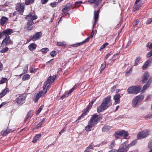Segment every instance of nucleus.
I'll use <instances>...</instances> for the list:
<instances>
[{
    "label": "nucleus",
    "instance_id": "nucleus-33",
    "mask_svg": "<svg viewBox=\"0 0 152 152\" xmlns=\"http://www.w3.org/2000/svg\"><path fill=\"white\" fill-rule=\"evenodd\" d=\"M95 21L93 25L92 28L94 29V28H96V27H97L99 24L98 23V20H94Z\"/></svg>",
    "mask_w": 152,
    "mask_h": 152
},
{
    "label": "nucleus",
    "instance_id": "nucleus-10",
    "mask_svg": "<svg viewBox=\"0 0 152 152\" xmlns=\"http://www.w3.org/2000/svg\"><path fill=\"white\" fill-rule=\"evenodd\" d=\"M141 0H136L133 7V10L134 11H137L141 7L142 4Z\"/></svg>",
    "mask_w": 152,
    "mask_h": 152
},
{
    "label": "nucleus",
    "instance_id": "nucleus-26",
    "mask_svg": "<svg viewBox=\"0 0 152 152\" xmlns=\"http://www.w3.org/2000/svg\"><path fill=\"white\" fill-rule=\"evenodd\" d=\"M10 132V131L8 130V129L4 131H2L1 132V134L3 136H6L7 134Z\"/></svg>",
    "mask_w": 152,
    "mask_h": 152
},
{
    "label": "nucleus",
    "instance_id": "nucleus-4",
    "mask_svg": "<svg viewBox=\"0 0 152 152\" xmlns=\"http://www.w3.org/2000/svg\"><path fill=\"white\" fill-rule=\"evenodd\" d=\"M144 98V96L143 94H140L136 96L133 100L132 102V106L136 107L140 103H141Z\"/></svg>",
    "mask_w": 152,
    "mask_h": 152
},
{
    "label": "nucleus",
    "instance_id": "nucleus-3",
    "mask_svg": "<svg viewBox=\"0 0 152 152\" xmlns=\"http://www.w3.org/2000/svg\"><path fill=\"white\" fill-rule=\"evenodd\" d=\"M141 89L140 86H132L128 88L127 91L129 94H137L140 92Z\"/></svg>",
    "mask_w": 152,
    "mask_h": 152
},
{
    "label": "nucleus",
    "instance_id": "nucleus-58",
    "mask_svg": "<svg viewBox=\"0 0 152 152\" xmlns=\"http://www.w3.org/2000/svg\"><path fill=\"white\" fill-rule=\"evenodd\" d=\"M132 67L129 70L127 71L126 72V75H129V74L131 73V72L132 71Z\"/></svg>",
    "mask_w": 152,
    "mask_h": 152
},
{
    "label": "nucleus",
    "instance_id": "nucleus-40",
    "mask_svg": "<svg viewBox=\"0 0 152 152\" xmlns=\"http://www.w3.org/2000/svg\"><path fill=\"white\" fill-rule=\"evenodd\" d=\"M50 55L52 57H54L57 54V52L55 50H54L52 51L50 53Z\"/></svg>",
    "mask_w": 152,
    "mask_h": 152
},
{
    "label": "nucleus",
    "instance_id": "nucleus-27",
    "mask_svg": "<svg viewBox=\"0 0 152 152\" xmlns=\"http://www.w3.org/2000/svg\"><path fill=\"white\" fill-rule=\"evenodd\" d=\"M148 147L150 150L148 152H152V140L149 141L148 143Z\"/></svg>",
    "mask_w": 152,
    "mask_h": 152
},
{
    "label": "nucleus",
    "instance_id": "nucleus-43",
    "mask_svg": "<svg viewBox=\"0 0 152 152\" xmlns=\"http://www.w3.org/2000/svg\"><path fill=\"white\" fill-rule=\"evenodd\" d=\"M10 91L9 89L8 88H7L6 89L4 90L2 92V93L4 95H5L7 93L9 92Z\"/></svg>",
    "mask_w": 152,
    "mask_h": 152
},
{
    "label": "nucleus",
    "instance_id": "nucleus-25",
    "mask_svg": "<svg viewBox=\"0 0 152 152\" xmlns=\"http://www.w3.org/2000/svg\"><path fill=\"white\" fill-rule=\"evenodd\" d=\"M150 62V60H147L144 64L142 66V69L143 70L146 69L148 66Z\"/></svg>",
    "mask_w": 152,
    "mask_h": 152
},
{
    "label": "nucleus",
    "instance_id": "nucleus-36",
    "mask_svg": "<svg viewBox=\"0 0 152 152\" xmlns=\"http://www.w3.org/2000/svg\"><path fill=\"white\" fill-rule=\"evenodd\" d=\"M49 50L48 48H42L41 50L40 51L42 53H46L48 52Z\"/></svg>",
    "mask_w": 152,
    "mask_h": 152
},
{
    "label": "nucleus",
    "instance_id": "nucleus-63",
    "mask_svg": "<svg viewBox=\"0 0 152 152\" xmlns=\"http://www.w3.org/2000/svg\"><path fill=\"white\" fill-rule=\"evenodd\" d=\"M42 126L40 125H39V124H38L37 125H36L35 127L34 128V130L37 129H39V128L41 127Z\"/></svg>",
    "mask_w": 152,
    "mask_h": 152
},
{
    "label": "nucleus",
    "instance_id": "nucleus-23",
    "mask_svg": "<svg viewBox=\"0 0 152 152\" xmlns=\"http://www.w3.org/2000/svg\"><path fill=\"white\" fill-rule=\"evenodd\" d=\"M2 32L3 34L10 35L13 32V31L12 29H8L3 31Z\"/></svg>",
    "mask_w": 152,
    "mask_h": 152
},
{
    "label": "nucleus",
    "instance_id": "nucleus-21",
    "mask_svg": "<svg viewBox=\"0 0 152 152\" xmlns=\"http://www.w3.org/2000/svg\"><path fill=\"white\" fill-rule=\"evenodd\" d=\"M111 128V126L109 125H104L102 128V131L104 132H107Z\"/></svg>",
    "mask_w": 152,
    "mask_h": 152
},
{
    "label": "nucleus",
    "instance_id": "nucleus-6",
    "mask_svg": "<svg viewBox=\"0 0 152 152\" xmlns=\"http://www.w3.org/2000/svg\"><path fill=\"white\" fill-rule=\"evenodd\" d=\"M26 98L25 94H23L18 96L14 101V102L18 105H21L25 102V100Z\"/></svg>",
    "mask_w": 152,
    "mask_h": 152
},
{
    "label": "nucleus",
    "instance_id": "nucleus-46",
    "mask_svg": "<svg viewBox=\"0 0 152 152\" xmlns=\"http://www.w3.org/2000/svg\"><path fill=\"white\" fill-rule=\"evenodd\" d=\"M9 48L7 47H5L4 48L1 50L0 52L2 53H5L8 51Z\"/></svg>",
    "mask_w": 152,
    "mask_h": 152
},
{
    "label": "nucleus",
    "instance_id": "nucleus-24",
    "mask_svg": "<svg viewBox=\"0 0 152 152\" xmlns=\"http://www.w3.org/2000/svg\"><path fill=\"white\" fill-rule=\"evenodd\" d=\"M27 19H37V16L33 14L32 15L31 14H29L28 16H27L26 18Z\"/></svg>",
    "mask_w": 152,
    "mask_h": 152
},
{
    "label": "nucleus",
    "instance_id": "nucleus-18",
    "mask_svg": "<svg viewBox=\"0 0 152 152\" xmlns=\"http://www.w3.org/2000/svg\"><path fill=\"white\" fill-rule=\"evenodd\" d=\"M10 39V37L9 36H6L5 38L3 39L2 41L1 45H7V43L8 42V41Z\"/></svg>",
    "mask_w": 152,
    "mask_h": 152
},
{
    "label": "nucleus",
    "instance_id": "nucleus-34",
    "mask_svg": "<svg viewBox=\"0 0 152 152\" xmlns=\"http://www.w3.org/2000/svg\"><path fill=\"white\" fill-rule=\"evenodd\" d=\"M115 145V141L113 140L112 141L110 145L109 146V148L110 149H112Z\"/></svg>",
    "mask_w": 152,
    "mask_h": 152
},
{
    "label": "nucleus",
    "instance_id": "nucleus-12",
    "mask_svg": "<svg viewBox=\"0 0 152 152\" xmlns=\"http://www.w3.org/2000/svg\"><path fill=\"white\" fill-rule=\"evenodd\" d=\"M47 92V89H45V91H39L36 95L35 98L34 99V102L36 103L37 102L39 98L42 96V94H43V95H45L46 93Z\"/></svg>",
    "mask_w": 152,
    "mask_h": 152
},
{
    "label": "nucleus",
    "instance_id": "nucleus-15",
    "mask_svg": "<svg viewBox=\"0 0 152 152\" xmlns=\"http://www.w3.org/2000/svg\"><path fill=\"white\" fill-rule=\"evenodd\" d=\"M121 96L119 94H116L113 96V99L116 104H119L120 103V98Z\"/></svg>",
    "mask_w": 152,
    "mask_h": 152
},
{
    "label": "nucleus",
    "instance_id": "nucleus-19",
    "mask_svg": "<svg viewBox=\"0 0 152 152\" xmlns=\"http://www.w3.org/2000/svg\"><path fill=\"white\" fill-rule=\"evenodd\" d=\"M121 136L126 139V137L128 136L129 133L128 132L124 130H121Z\"/></svg>",
    "mask_w": 152,
    "mask_h": 152
},
{
    "label": "nucleus",
    "instance_id": "nucleus-29",
    "mask_svg": "<svg viewBox=\"0 0 152 152\" xmlns=\"http://www.w3.org/2000/svg\"><path fill=\"white\" fill-rule=\"evenodd\" d=\"M106 61H104V63L102 64H101V70H100V72L101 73L102 72L104 69L106 67Z\"/></svg>",
    "mask_w": 152,
    "mask_h": 152
},
{
    "label": "nucleus",
    "instance_id": "nucleus-39",
    "mask_svg": "<svg viewBox=\"0 0 152 152\" xmlns=\"http://www.w3.org/2000/svg\"><path fill=\"white\" fill-rule=\"evenodd\" d=\"M44 107V105L43 104L39 108L38 110H37L36 114V115H37L39 114L40 112H41V110Z\"/></svg>",
    "mask_w": 152,
    "mask_h": 152
},
{
    "label": "nucleus",
    "instance_id": "nucleus-32",
    "mask_svg": "<svg viewBox=\"0 0 152 152\" xmlns=\"http://www.w3.org/2000/svg\"><path fill=\"white\" fill-rule=\"evenodd\" d=\"M30 78V76L28 74H26L23 76L22 78L23 80H28Z\"/></svg>",
    "mask_w": 152,
    "mask_h": 152
},
{
    "label": "nucleus",
    "instance_id": "nucleus-45",
    "mask_svg": "<svg viewBox=\"0 0 152 152\" xmlns=\"http://www.w3.org/2000/svg\"><path fill=\"white\" fill-rule=\"evenodd\" d=\"M34 0H26L25 3L26 5H28L34 2Z\"/></svg>",
    "mask_w": 152,
    "mask_h": 152
},
{
    "label": "nucleus",
    "instance_id": "nucleus-53",
    "mask_svg": "<svg viewBox=\"0 0 152 152\" xmlns=\"http://www.w3.org/2000/svg\"><path fill=\"white\" fill-rule=\"evenodd\" d=\"M94 145L93 144V143H91V144L87 148L88 149H93V147H94Z\"/></svg>",
    "mask_w": 152,
    "mask_h": 152
},
{
    "label": "nucleus",
    "instance_id": "nucleus-41",
    "mask_svg": "<svg viewBox=\"0 0 152 152\" xmlns=\"http://www.w3.org/2000/svg\"><path fill=\"white\" fill-rule=\"evenodd\" d=\"M99 16V11H95L94 12V19H97L98 18Z\"/></svg>",
    "mask_w": 152,
    "mask_h": 152
},
{
    "label": "nucleus",
    "instance_id": "nucleus-8",
    "mask_svg": "<svg viewBox=\"0 0 152 152\" xmlns=\"http://www.w3.org/2000/svg\"><path fill=\"white\" fill-rule=\"evenodd\" d=\"M150 132L148 130H143L139 132L137 135V138L141 139L146 137L149 134Z\"/></svg>",
    "mask_w": 152,
    "mask_h": 152
},
{
    "label": "nucleus",
    "instance_id": "nucleus-49",
    "mask_svg": "<svg viewBox=\"0 0 152 152\" xmlns=\"http://www.w3.org/2000/svg\"><path fill=\"white\" fill-rule=\"evenodd\" d=\"M118 54L119 53H117L116 54H114L113 55V56L111 58V60L113 61H114L115 60H116V59L117 58L116 56H117V55H118Z\"/></svg>",
    "mask_w": 152,
    "mask_h": 152
},
{
    "label": "nucleus",
    "instance_id": "nucleus-22",
    "mask_svg": "<svg viewBox=\"0 0 152 152\" xmlns=\"http://www.w3.org/2000/svg\"><path fill=\"white\" fill-rule=\"evenodd\" d=\"M37 45L34 43H32L28 46V48L30 51H33L36 49Z\"/></svg>",
    "mask_w": 152,
    "mask_h": 152
},
{
    "label": "nucleus",
    "instance_id": "nucleus-13",
    "mask_svg": "<svg viewBox=\"0 0 152 152\" xmlns=\"http://www.w3.org/2000/svg\"><path fill=\"white\" fill-rule=\"evenodd\" d=\"M29 20L27 23V26L25 27L26 29L28 31H30L32 29V27L31 26L33 25L34 20Z\"/></svg>",
    "mask_w": 152,
    "mask_h": 152
},
{
    "label": "nucleus",
    "instance_id": "nucleus-14",
    "mask_svg": "<svg viewBox=\"0 0 152 152\" xmlns=\"http://www.w3.org/2000/svg\"><path fill=\"white\" fill-rule=\"evenodd\" d=\"M149 75L148 72H145L143 76L142 77V82L143 84L146 83L148 80Z\"/></svg>",
    "mask_w": 152,
    "mask_h": 152
},
{
    "label": "nucleus",
    "instance_id": "nucleus-16",
    "mask_svg": "<svg viewBox=\"0 0 152 152\" xmlns=\"http://www.w3.org/2000/svg\"><path fill=\"white\" fill-rule=\"evenodd\" d=\"M41 136V134H38L36 135L33 138L32 142L35 143L37 142V140H39Z\"/></svg>",
    "mask_w": 152,
    "mask_h": 152
},
{
    "label": "nucleus",
    "instance_id": "nucleus-2",
    "mask_svg": "<svg viewBox=\"0 0 152 152\" xmlns=\"http://www.w3.org/2000/svg\"><path fill=\"white\" fill-rule=\"evenodd\" d=\"M111 96L108 95L102 100L101 104L96 108L98 113L103 112L110 106L112 104L111 102Z\"/></svg>",
    "mask_w": 152,
    "mask_h": 152
},
{
    "label": "nucleus",
    "instance_id": "nucleus-60",
    "mask_svg": "<svg viewBox=\"0 0 152 152\" xmlns=\"http://www.w3.org/2000/svg\"><path fill=\"white\" fill-rule=\"evenodd\" d=\"M54 60V59L53 58L51 59L50 61H49L46 63V64H52L53 63L52 61Z\"/></svg>",
    "mask_w": 152,
    "mask_h": 152
},
{
    "label": "nucleus",
    "instance_id": "nucleus-38",
    "mask_svg": "<svg viewBox=\"0 0 152 152\" xmlns=\"http://www.w3.org/2000/svg\"><path fill=\"white\" fill-rule=\"evenodd\" d=\"M118 84H116L115 85H114L111 88V91L112 92H114L116 88H118Z\"/></svg>",
    "mask_w": 152,
    "mask_h": 152
},
{
    "label": "nucleus",
    "instance_id": "nucleus-62",
    "mask_svg": "<svg viewBox=\"0 0 152 152\" xmlns=\"http://www.w3.org/2000/svg\"><path fill=\"white\" fill-rule=\"evenodd\" d=\"M139 22V20H137L136 21L133 23V25L134 26L137 25Z\"/></svg>",
    "mask_w": 152,
    "mask_h": 152
},
{
    "label": "nucleus",
    "instance_id": "nucleus-59",
    "mask_svg": "<svg viewBox=\"0 0 152 152\" xmlns=\"http://www.w3.org/2000/svg\"><path fill=\"white\" fill-rule=\"evenodd\" d=\"M31 69L30 70V72L31 73H35L37 71V69H33L32 68H31Z\"/></svg>",
    "mask_w": 152,
    "mask_h": 152
},
{
    "label": "nucleus",
    "instance_id": "nucleus-7",
    "mask_svg": "<svg viewBox=\"0 0 152 152\" xmlns=\"http://www.w3.org/2000/svg\"><path fill=\"white\" fill-rule=\"evenodd\" d=\"M129 149L128 142L126 141L120 145L118 149L116 150V152H127Z\"/></svg>",
    "mask_w": 152,
    "mask_h": 152
},
{
    "label": "nucleus",
    "instance_id": "nucleus-11",
    "mask_svg": "<svg viewBox=\"0 0 152 152\" xmlns=\"http://www.w3.org/2000/svg\"><path fill=\"white\" fill-rule=\"evenodd\" d=\"M24 6V3H19L17 5V10L21 15L23 13Z\"/></svg>",
    "mask_w": 152,
    "mask_h": 152
},
{
    "label": "nucleus",
    "instance_id": "nucleus-64",
    "mask_svg": "<svg viewBox=\"0 0 152 152\" xmlns=\"http://www.w3.org/2000/svg\"><path fill=\"white\" fill-rule=\"evenodd\" d=\"M110 56V54H109V53H107L106 55L104 58V60H107V58H108Z\"/></svg>",
    "mask_w": 152,
    "mask_h": 152
},
{
    "label": "nucleus",
    "instance_id": "nucleus-54",
    "mask_svg": "<svg viewBox=\"0 0 152 152\" xmlns=\"http://www.w3.org/2000/svg\"><path fill=\"white\" fill-rule=\"evenodd\" d=\"M137 143V141L136 140H134L132 141L130 144H128V146L129 145L130 146L133 145Z\"/></svg>",
    "mask_w": 152,
    "mask_h": 152
},
{
    "label": "nucleus",
    "instance_id": "nucleus-20",
    "mask_svg": "<svg viewBox=\"0 0 152 152\" xmlns=\"http://www.w3.org/2000/svg\"><path fill=\"white\" fill-rule=\"evenodd\" d=\"M71 5L70 4H67L65 5L64 7L62 9V11L63 12L65 13L69 10V8Z\"/></svg>",
    "mask_w": 152,
    "mask_h": 152
},
{
    "label": "nucleus",
    "instance_id": "nucleus-52",
    "mask_svg": "<svg viewBox=\"0 0 152 152\" xmlns=\"http://www.w3.org/2000/svg\"><path fill=\"white\" fill-rule=\"evenodd\" d=\"M96 98L95 97H94L91 101V102L89 103V104H90V105L92 106V105L94 102L96 101Z\"/></svg>",
    "mask_w": 152,
    "mask_h": 152
},
{
    "label": "nucleus",
    "instance_id": "nucleus-44",
    "mask_svg": "<svg viewBox=\"0 0 152 152\" xmlns=\"http://www.w3.org/2000/svg\"><path fill=\"white\" fill-rule=\"evenodd\" d=\"M8 20H0V24L3 26Z\"/></svg>",
    "mask_w": 152,
    "mask_h": 152
},
{
    "label": "nucleus",
    "instance_id": "nucleus-61",
    "mask_svg": "<svg viewBox=\"0 0 152 152\" xmlns=\"http://www.w3.org/2000/svg\"><path fill=\"white\" fill-rule=\"evenodd\" d=\"M7 44V45H12L13 44V42L10 39Z\"/></svg>",
    "mask_w": 152,
    "mask_h": 152
},
{
    "label": "nucleus",
    "instance_id": "nucleus-30",
    "mask_svg": "<svg viewBox=\"0 0 152 152\" xmlns=\"http://www.w3.org/2000/svg\"><path fill=\"white\" fill-rule=\"evenodd\" d=\"M140 58H141L140 56L137 57L136 58L135 60L134 66H136L138 65V63H139Z\"/></svg>",
    "mask_w": 152,
    "mask_h": 152
},
{
    "label": "nucleus",
    "instance_id": "nucleus-37",
    "mask_svg": "<svg viewBox=\"0 0 152 152\" xmlns=\"http://www.w3.org/2000/svg\"><path fill=\"white\" fill-rule=\"evenodd\" d=\"M7 81V79L5 77H2L1 79L0 80V84H2L6 83Z\"/></svg>",
    "mask_w": 152,
    "mask_h": 152
},
{
    "label": "nucleus",
    "instance_id": "nucleus-47",
    "mask_svg": "<svg viewBox=\"0 0 152 152\" xmlns=\"http://www.w3.org/2000/svg\"><path fill=\"white\" fill-rule=\"evenodd\" d=\"M149 86V85L147 84V83H146L143 87L142 90L141 91V92H142L143 91H144L148 88Z\"/></svg>",
    "mask_w": 152,
    "mask_h": 152
},
{
    "label": "nucleus",
    "instance_id": "nucleus-1",
    "mask_svg": "<svg viewBox=\"0 0 152 152\" xmlns=\"http://www.w3.org/2000/svg\"><path fill=\"white\" fill-rule=\"evenodd\" d=\"M102 119V116L101 114L98 115L95 113L92 115L88 125L85 127L86 130L87 132L90 131L91 128L96 125Z\"/></svg>",
    "mask_w": 152,
    "mask_h": 152
},
{
    "label": "nucleus",
    "instance_id": "nucleus-50",
    "mask_svg": "<svg viewBox=\"0 0 152 152\" xmlns=\"http://www.w3.org/2000/svg\"><path fill=\"white\" fill-rule=\"evenodd\" d=\"M152 56V50L149 52L147 54L146 56L147 58H149Z\"/></svg>",
    "mask_w": 152,
    "mask_h": 152
},
{
    "label": "nucleus",
    "instance_id": "nucleus-48",
    "mask_svg": "<svg viewBox=\"0 0 152 152\" xmlns=\"http://www.w3.org/2000/svg\"><path fill=\"white\" fill-rule=\"evenodd\" d=\"M80 45H82L81 42L72 44L71 46L74 47H77Z\"/></svg>",
    "mask_w": 152,
    "mask_h": 152
},
{
    "label": "nucleus",
    "instance_id": "nucleus-57",
    "mask_svg": "<svg viewBox=\"0 0 152 152\" xmlns=\"http://www.w3.org/2000/svg\"><path fill=\"white\" fill-rule=\"evenodd\" d=\"M146 118L148 119H150L152 118V113L148 114L146 116Z\"/></svg>",
    "mask_w": 152,
    "mask_h": 152
},
{
    "label": "nucleus",
    "instance_id": "nucleus-28",
    "mask_svg": "<svg viewBox=\"0 0 152 152\" xmlns=\"http://www.w3.org/2000/svg\"><path fill=\"white\" fill-rule=\"evenodd\" d=\"M92 107L90 105V104H88L86 108L83 110V111L87 113L89 112V110L91 109Z\"/></svg>",
    "mask_w": 152,
    "mask_h": 152
},
{
    "label": "nucleus",
    "instance_id": "nucleus-17",
    "mask_svg": "<svg viewBox=\"0 0 152 152\" xmlns=\"http://www.w3.org/2000/svg\"><path fill=\"white\" fill-rule=\"evenodd\" d=\"M113 136L115 137V139L117 140L119 138V136H121V130L119 131H115Z\"/></svg>",
    "mask_w": 152,
    "mask_h": 152
},
{
    "label": "nucleus",
    "instance_id": "nucleus-51",
    "mask_svg": "<svg viewBox=\"0 0 152 152\" xmlns=\"http://www.w3.org/2000/svg\"><path fill=\"white\" fill-rule=\"evenodd\" d=\"M28 64H26V66L25 67L23 71V73L24 74L27 72L28 71Z\"/></svg>",
    "mask_w": 152,
    "mask_h": 152
},
{
    "label": "nucleus",
    "instance_id": "nucleus-56",
    "mask_svg": "<svg viewBox=\"0 0 152 152\" xmlns=\"http://www.w3.org/2000/svg\"><path fill=\"white\" fill-rule=\"evenodd\" d=\"M152 81V77H150L148 81L146 83L147 84H148L150 86L151 83Z\"/></svg>",
    "mask_w": 152,
    "mask_h": 152
},
{
    "label": "nucleus",
    "instance_id": "nucleus-5",
    "mask_svg": "<svg viewBox=\"0 0 152 152\" xmlns=\"http://www.w3.org/2000/svg\"><path fill=\"white\" fill-rule=\"evenodd\" d=\"M57 76V75H55L52 76H50L46 80V81L44 83L43 86V89L44 91H45V89L47 90V89H46V86H47V88H48L49 85L47 86L48 84L50 85L54 82Z\"/></svg>",
    "mask_w": 152,
    "mask_h": 152
},
{
    "label": "nucleus",
    "instance_id": "nucleus-55",
    "mask_svg": "<svg viewBox=\"0 0 152 152\" xmlns=\"http://www.w3.org/2000/svg\"><path fill=\"white\" fill-rule=\"evenodd\" d=\"M65 43H64L63 42H58L57 43V45L58 46H62L63 45H66Z\"/></svg>",
    "mask_w": 152,
    "mask_h": 152
},
{
    "label": "nucleus",
    "instance_id": "nucleus-42",
    "mask_svg": "<svg viewBox=\"0 0 152 152\" xmlns=\"http://www.w3.org/2000/svg\"><path fill=\"white\" fill-rule=\"evenodd\" d=\"M90 39V38L88 37L87 38L85 39V40H84L82 42H80L81 44V45H83L84 43H86V42H88Z\"/></svg>",
    "mask_w": 152,
    "mask_h": 152
},
{
    "label": "nucleus",
    "instance_id": "nucleus-9",
    "mask_svg": "<svg viewBox=\"0 0 152 152\" xmlns=\"http://www.w3.org/2000/svg\"><path fill=\"white\" fill-rule=\"evenodd\" d=\"M42 33L41 31L35 33L34 34L29 37V41L37 40L42 36Z\"/></svg>",
    "mask_w": 152,
    "mask_h": 152
},
{
    "label": "nucleus",
    "instance_id": "nucleus-31",
    "mask_svg": "<svg viewBox=\"0 0 152 152\" xmlns=\"http://www.w3.org/2000/svg\"><path fill=\"white\" fill-rule=\"evenodd\" d=\"M69 96V95L68 94L67 92L66 91L64 93V94L61 96L60 98V99H63L64 98L67 97Z\"/></svg>",
    "mask_w": 152,
    "mask_h": 152
},
{
    "label": "nucleus",
    "instance_id": "nucleus-35",
    "mask_svg": "<svg viewBox=\"0 0 152 152\" xmlns=\"http://www.w3.org/2000/svg\"><path fill=\"white\" fill-rule=\"evenodd\" d=\"M109 45V43L108 42H106V43H104V44L102 45L101 46V47L99 49V50L100 51H102V49H104L106 47V46L107 45Z\"/></svg>",
    "mask_w": 152,
    "mask_h": 152
}]
</instances>
